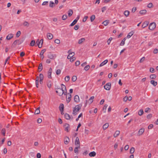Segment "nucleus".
Wrapping results in <instances>:
<instances>
[{
    "mask_svg": "<svg viewBox=\"0 0 158 158\" xmlns=\"http://www.w3.org/2000/svg\"><path fill=\"white\" fill-rule=\"evenodd\" d=\"M40 107L38 108L35 112V114H38L40 113Z\"/></svg>",
    "mask_w": 158,
    "mask_h": 158,
    "instance_id": "33",
    "label": "nucleus"
},
{
    "mask_svg": "<svg viewBox=\"0 0 158 158\" xmlns=\"http://www.w3.org/2000/svg\"><path fill=\"white\" fill-rule=\"evenodd\" d=\"M145 59V57H143L139 60V62L140 63L143 62L144 60Z\"/></svg>",
    "mask_w": 158,
    "mask_h": 158,
    "instance_id": "53",
    "label": "nucleus"
},
{
    "mask_svg": "<svg viewBox=\"0 0 158 158\" xmlns=\"http://www.w3.org/2000/svg\"><path fill=\"white\" fill-rule=\"evenodd\" d=\"M21 44V42L19 40H15L12 44V46L15 47L17 44Z\"/></svg>",
    "mask_w": 158,
    "mask_h": 158,
    "instance_id": "9",
    "label": "nucleus"
},
{
    "mask_svg": "<svg viewBox=\"0 0 158 158\" xmlns=\"http://www.w3.org/2000/svg\"><path fill=\"white\" fill-rule=\"evenodd\" d=\"M150 77L152 79H154L156 78V76L155 74H153L150 75Z\"/></svg>",
    "mask_w": 158,
    "mask_h": 158,
    "instance_id": "41",
    "label": "nucleus"
},
{
    "mask_svg": "<svg viewBox=\"0 0 158 158\" xmlns=\"http://www.w3.org/2000/svg\"><path fill=\"white\" fill-rule=\"evenodd\" d=\"M47 85L49 88H50L52 86V83L50 81H48L47 82Z\"/></svg>",
    "mask_w": 158,
    "mask_h": 158,
    "instance_id": "46",
    "label": "nucleus"
},
{
    "mask_svg": "<svg viewBox=\"0 0 158 158\" xmlns=\"http://www.w3.org/2000/svg\"><path fill=\"white\" fill-rule=\"evenodd\" d=\"M55 6L54 3L52 1L50 2H49V6L51 7H53Z\"/></svg>",
    "mask_w": 158,
    "mask_h": 158,
    "instance_id": "35",
    "label": "nucleus"
},
{
    "mask_svg": "<svg viewBox=\"0 0 158 158\" xmlns=\"http://www.w3.org/2000/svg\"><path fill=\"white\" fill-rule=\"evenodd\" d=\"M85 41V39L84 38H82L78 40V43L79 44H82Z\"/></svg>",
    "mask_w": 158,
    "mask_h": 158,
    "instance_id": "10",
    "label": "nucleus"
},
{
    "mask_svg": "<svg viewBox=\"0 0 158 158\" xmlns=\"http://www.w3.org/2000/svg\"><path fill=\"white\" fill-rule=\"evenodd\" d=\"M47 36L49 40H51L53 38V35L50 33H47Z\"/></svg>",
    "mask_w": 158,
    "mask_h": 158,
    "instance_id": "12",
    "label": "nucleus"
},
{
    "mask_svg": "<svg viewBox=\"0 0 158 158\" xmlns=\"http://www.w3.org/2000/svg\"><path fill=\"white\" fill-rule=\"evenodd\" d=\"M96 155V152L94 151L90 152L89 154V156L90 157L94 156H95Z\"/></svg>",
    "mask_w": 158,
    "mask_h": 158,
    "instance_id": "24",
    "label": "nucleus"
},
{
    "mask_svg": "<svg viewBox=\"0 0 158 158\" xmlns=\"http://www.w3.org/2000/svg\"><path fill=\"white\" fill-rule=\"evenodd\" d=\"M90 68V66L89 65H86L84 68V69L85 71H87Z\"/></svg>",
    "mask_w": 158,
    "mask_h": 158,
    "instance_id": "49",
    "label": "nucleus"
},
{
    "mask_svg": "<svg viewBox=\"0 0 158 158\" xmlns=\"http://www.w3.org/2000/svg\"><path fill=\"white\" fill-rule=\"evenodd\" d=\"M72 97L71 95L69 93H68L67 94H66V100L68 103H69L71 100Z\"/></svg>",
    "mask_w": 158,
    "mask_h": 158,
    "instance_id": "5",
    "label": "nucleus"
},
{
    "mask_svg": "<svg viewBox=\"0 0 158 158\" xmlns=\"http://www.w3.org/2000/svg\"><path fill=\"white\" fill-rule=\"evenodd\" d=\"M135 148L134 147H132L130 150V154H133L135 152Z\"/></svg>",
    "mask_w": 158,
    "mask_h": 158,
    "instance_id": "40",
    "label": "nucleus"
},
{
    "mask_svg": "<svg viewBox=\"0 0 158 158\" xmlns=\"http://www.w3.org/2000/svg\"><path fill=\"white\" fill-rule=\"evenodd\" d=\"M61 73V70L60 69H57L56 72V74L57 75H59Z\"/></svg>",
    "mask_w": 158,
    "mask_h": 158,
    "instance_id": "55",
    "label": "nucleus"
},
{
    "mask_svg": "<svg viewBox=\"0 0 158 158\" xmlns=\"http://www.w3.org/2000/svg\"><path fill=\"white\" fill-rule=\"evenodd\" d=\"M88 18V16H85L83 19V22H85Z\"/></svg>",
    "mask_w": 158,
    "mask_h": 158,
    "instance_id": "61",
    "label": "nucleus"
},
{
    "mask_svg": "<svg viewBox=\"0 0 158 158\" xmlns=\"http://www.w3.org/2000/svg\"><path fill=\"white\" fill-rule=\"evenodd\" d=\"M147 12V10H140L139 12L140 14L143 15L145 14Z\"/></svg>",
    "mask_w": 158,
    "mask_h": 158,
    "instance_id": "25",
    "label": "nucleus"
},
{
    "mask_svg": "<svg viewBox=\"0 0 158 158\" xmlns=\"http://www.w3.org/2000/svg\"><path fill=\"white\" fill-rule=\"evenodd\" d=\"M5 132H6V130H5V129H4V128L2 129V133L4 136L5 135Z\"/></svg>",
    "mask_w": 158,
    "mask_h": 158,
    "instance_id": "58",
    "label": "nucleus"
},
{
    "mask_svg": "<svg viewBox=\"0 0 158 158\" xmlns=\"http://www.w3.org/2000/svg\"><path fill=\"white\" fill-rule=\"evenodd\" d=\"M74 100L75 102H78L79 101V98L78 95H76L74 97Z\"/></svg>",
    "mask_w": 158,
    "mask_h": 158,
    "instance_id": "14",
    "label": "nucleus"
},
{
    "mask_svg": "<svg viewBox=\"0 0 158 158\" xmlns=\"http://www.w3.org/2000/svg\"><path fill=\"white\" fill-rule=\"evenodd\" d=\"M126 38H124L123 40H122V41H121V43H120V46H123L125 44V42L126 40Z\"/></svg>",
    "mask_w": 158,
    "mask_h": 158,
    "instance_id": "31",
    "label": "nucleus"
},
{
    "mask_svg": "<svg viewBox=\"0 0 158 158\" xmlns=\"http://www.w3.org/2000/svg\"><path fill=\"white\" fill-rule=\"evenodd\" d=\"M148 24H149V22L148 21H145V22H144L143 23L142 25V28H144L145 27L148 25Z\"/></svg>",
    "mask_w": 158,
    "mask_h": 158,
    "instance_id": "16",
    "label": "nucleus"
},
{
    "mask_svg": "<svg viewBox=\"0 0 158 158\" xmlns=\"http://www.w3.org/2000/svg\"><path fill=\"white\" fill-rule=\"evenodd\" d=\"M21 34V32L20 31H18L16 34V36L17 37H19Z\"/></svg>",
    "mask_w": 158,
    "mask_h": 158,
    "instance_id": "60",
    "label": "nucleus"
},
{
    "mask_svg": "<svg viewBox=\"0 0 158 158\" xmlns=\"http://www.w3.org/2000/svg\"><path fill=\"white\" fill-rule=\"evenodd\" d=\"M134 32L133 31H131L128 34L127 36V37L128 38H129L132 36L134 34Z\"/></svg>",
    "mask_w": 158,
    "mask_h": 158,
    "instance_id": "30",
    "label": "nucleus"
},
{
    "mask_svg": "<svg viewBox=\"0 0 158 158\" xmlns=\"http://www.w3.org/2000/svg\"><path fill=\"white\" fill-rule=\"evenodd\" d=\"M46 49H44L43 50H42L40 54V55H44V53L46 52Z\"/></svg>",
    "mask_w": 158,
    "mask_h": 158,
    "instance_id": "51",
    "label": "nucleus"
},
{
    "mask_svg": "<svg viewBox=\"0 0 158 158\" xmlns=\"http://www.w3.org/2000/svg\"><path fill=\"white\" fill-rule=\"evenodd\" d=\"M44 79V75L42 74H40L39 75V79L41 80H43Z\"/></svg>",
    "mask_w": 158,
    "mask_h": 158,
    "instance_id": "48",
    "label": "nucleus"
},
{
    "mask_svg": "<svg viewBox=\"0 0 158 158\" xmlns=\"http://www.w3.org/2000/svg\"><path fill=\"white\" fill-rule=\"evenodd\" d=\"M75 144L77 146V145H79L80 146V142L79 138L78 137L76 138V140L75 142Z\"/></svg>",
    "mask_w": 158,
    "mask_h": 158,
    "instance_id": "8",
    "label": "nucleus"
},
{
    "mask_svg": "<svg viewBox=\"0 0 158 158\" xmlns=\"http://www.w3.org/2000/svg\"><path fill=\"white\" fill-rule=\"evenodd\" d=\"M112 37H110L108 40L107 41V44L108 45H109L110 44V42L112 40Z\"/></svg>",
    "mask_w": 158,
    "mask_h": 158,
    "instance_id": "54",
    "label": "nucleus"
},
{
    "mask_svg": "<svg viewBox=\"0 0 158 158\" xmlns=\"http://www.w3.org/2000/svg\"><path fill=\"white\" fill-rule=\"evenodd\" d=\"M153 52L154 54H156L158 52V49L155 48L154 49L153 51Z\"/></svg>",
    "mask_w": 158,
    "mask_h": 158,
    "instance_id": "59",
    "label": "nucleus"
},
{
    "mask_svg": "<svg viewBox=\"0 0 158 158\" xmlns=\"http://www.w3.org/2000/svg\"><path fill=\"white\" fill-rule=\"evenodd\" d=\"M73 13V11L71 9H69L68 11L69 16L70 17L72 15Z\"/></svg>",
    "mask_w": 158,
    "mask_h": 158,
    "instance_id": "27",
    "label": "nucleus"
},
{
    "mask_svg": "<svg viewBox=\"0 0 158 158\" xmlns=\"http://www.w3.org/2000/svg\"><path fill=\"white\" fill-rule=\"evenodd\" d=\"M151 83L154 86H156L157 85V82L156 81H155L154 80H151L150 81Z\"/></svg>",
    "mask_w": 158,
    "mask_h": 158,
    "instance_id": "26",
    "label": "nucleus"
},
{
    "mask_svg": "<svg viewBox=\"0 0 158 158\" xmlns=\"http://www.w3.org/2000/svg\"><path fill=\"white\" fill-rule=\"evenodd\" d=\"M109 124L108 123H106L103 126V129L104 130H106L109 127Z\"/></svg>",
    "mask_w": 158,
    "mask_h": 158,
    "instance_id": "17",
    "label": "nucleus"
},
{
    "mask_svg": "<svg viewBox=\"0 0 158 158\" xmlns=\"http://www.w3.org/2000/svg\"><path fill=\"white\" fill-rule=\"evenodd\" d=\"M120 134V131L118 130H117L115 131L114 134V137H117Z\"/></svg>",
    "mask_w": 158,
    "mask_h": 158,
    "instance_id": "20",
    "label": "nucleus"
},
{
    "mask_svg": "<svg viewBox=\"0 0 158 158\" xmlns=\"http://www.w3.org/2000/svg\"><path fill=\"white\" fill-rule=\"evenodd\" d=\"M35 42L34 40H32L31 42H30V46H34L35 45Z\"/></svg>",
    "mask_w": 158,
    "mask_h": 158,
    "instance_id": "50",
    "label": "nucleus"
},
{
    "mask_svg": "<svg viewBox=\"0 0 158 158\" xmlns=\"http://www.w3.org/2000/svg\"><path fill=\"white\" fill-rule=\"evenodd\" d=\"M80 146L79 145H77L76 147L75 148L74 151L75 153H78V148H80Z\"/></svg>",
    "mask_w": 158,
    "mask_h": 158,
    "instance_id": "28",
    "label": "nucleus"
},
{
    "mask_svg": "<svg viewBox=\"0 0 158 158\" xmlns=\"http://www.w3.org/2000/svg\"><path fill=\"white\" fill-rule=\"evenodd\" d=\"M59 108H60V111H63L64 110V105L62 104H60L59 106Z\"/></svg>",
    "mask_w": 158,
    "mask_h": 158,
    "instance_id": "36",
    "label": "nucleus"
},
{
    "mask_svg": "<svg viewBox=\"0 0 158 158\" xmlns=\"http://www.w3.org/2000/svg\"><path fill=\"white\" fill-rule=\"evenodd\" d=\"M69 139L68 137H66L65 138L64 142V143L66 144H67L69 143Z\"/></svg>",
    "mask_w": 158,
    "mask_h": 158,
    "instance_id": "22",
    "label": "nucleus"
},
{
    "mask_svg": "<svg viewBox=\"0 0 158 158\" xmlns=\"http://www.w3.org/2000/svg\"><path fill=\"white\" fill-rule=\"evenodd\" d=\"M77 20H74L73 22L70 24V26H73L75 25L76 23H77Z\"/></svg>",
    "mask_w": 158,
    "mask_h": 158,
    "instance_id": "42",
    "label": "nucleus"
},
{
    "mask_svg": "<svg viewBox=\"0 0 158 158\" xmlns=\"http://www.w3.org/2000/svg\"><path fill=\"white\" fill-rule=\"evenodd\" d=\"M144 131V129L143 128H142L140 129L138 131V135L140 136L141 135Z\"/></svg>",
    "mask_w": 158,
    "mask_h": 158,
    "instance_id": "6",
    "label": "nucleus"
},
{
    "mask_svg": "<svg viewBox=\"0 0 158 158\" xmlns=\"http://www.w3.org/2000/svg\"><path fill=\"white\" fill-rule=\"evenodd\" d=\"M109 23V21L108 20H106L104 21L102 23L103 24L104 26H106Z\"/></svg>",
    "mask_w": 158,
    "mask_h": 158,
    "instance_id": "34",
    "label": "nucleus"
},
{
    "mask_svg": "<svg viewBox=\"0 0 158 158\" xmlns=\"http://www.w3.org/2000/svg\"><path fill=\"white\" fill-rule=\"evenodd\" d=\"M75 64L76 66H78L80 64V61L79 60H77Z\"/></svg>",
    "mask_w": 158,
    "mask_h": 158,
    "instance_id": "62",
    "label": "nucleus"
},
{
    "mask_svg": "<svg viewBox=\"0 0 158 158\" xmlns=\"http://www.w3.org/2000/svg\"><path fill=\"white\" fill-rule=\"evenodd\" d=\"M94 96H92L89 99V103L90 104L91 103L93 102V99H94Z\"/></svg>",
    "mask_w": 158,
    "mask_h": 158,
    "instance_id": "32",
    "label": "nucleus"
},
{
    "mask_svg": "<svg viewBox=\"0 0 158 158\" xmlns=\"http://www.w3.org/2000/svg\"><path fill=\"white\" fill-rule=\"evenodd\" d=\"M81 104L76 105L74 107L73 110V114L74 115H76L77 114V112L81 109L82 106Z\"/></svg>",
    "mask_w": 158,
    "mask_h": 158,
    "instance_id": "2",
    "label": "nucleus"
},
{
    "mask_svg": "<svg viewBox=\"0 0 158 158\" xmlns=\"http://www.w3.org/2000/svg\"><path fill=\"white\" fill-rule=\"evenodd\" d=\"M149 8H151L153 7V4L152 3H149L147 6Z\"/></svg>",
    "mask_w": 158,
    "mask_h": 158,
    "instance_id": "56",
    "label": "nucleus"
},
{
    "mask_svg": "<svg viewBox=\"0 0 158 158\" xmlns=\"http://www.w3.org/2000/svg\"><path fill=\"white\" fill-rule=\"evenodd\" d=\"M70 79V77L69 76H66L65 78V81L66 82H68Z\"/></svg>",
    "mask_w": 158,
    "mask_h": 158,
    "instance_id": "44",
    "label": "nucleus"
},
{
    "mask_svg": "<svg viewBox=\"0 0 158 158\" xmlns=\"http://www.w3.org/2000/svg\"><path fill=\"white\" fill-rule=\"evenodd\" d=\"M108 106V105H107V104H105L104 107H103V110H104V112H106V108Z\"/></svg>",
    "mask_w": 158,
    "mask_h": 158,
    "instance_id": "57",
    "label": "nucleus"
},
{
    "mask_svg": "<svg viewBox=\"0 0 158 158\" xmlns=\"http://www.w3.org/2000/svg\"><path fill=\"white\" fill-rule=\"evenodd\" d=\"M70 59V61L71 62H73V61H74L75 60L76 58L75 57H73Z\"/></svg>",
    "mask_w": 158,
    "mask_h": 158,
    "instance_id": "63",
    "label": "nucleus"
},
{
    "mask_svg": "<svg viewBox=\"0 0 158 158\" xmlns=\"http://www.w3.org/2000/svg\"><path fill=\"white\" fill-rule=\"evenodd\" d=\"M64 116L65 118L67 120H69L71 118V117L70 115L68 114H64Z\"/></svg>",
    "mask_w": 158,
    "mask_h": 158,
    "instance_id": "21",
    "label": "nucleus"
},
{
    "mask_svg": "<svg viewBox=\"0 0 158 158\" xmlns=\"http://www.w3.org/2000/svg\"><path fill=\"white\" fill-rule=\"evenodd\" d=\"M152 117V114H148L147 116V118L148 119H150Z\"/></svg>",
    "mask_w": 158,
    "mask_h": 158,
    "instance_id": "52",
    "label": "nucleus"
},
{
    "mask_svg": "<svg viewBox=\"0 0 158 158\" xmlns=\"http://www.w3.org/2000/svg\"><path fill=\"white\" fill-rule=\"evenodd\" d=\"M13 35L12 34H9L6 37V39L8 40H10L11 38H13Z\"/></svg>",
    "mask_w": 158,
    "mask_h": 158,
    "instance_id": "19",
    "label": "nucleus"
},
{
    "mask_svg": "<svg viewBox=\"0 0 158 158\" xmlns=\"http://www.w3.org/2000/svg\"><path fill=\"white\" fill-rule=\"evenodd\" d=\"M108 60H107L106 59V60H105L104 61L102 62V63H101L99 65V66L100 67H102V66H104V65L106 64L108 62Z\"/></svg>",
    "mask_w": 158,
    "mask_h": 158,
    "instance_id": "13",
    "label": "nucleus"
},
{
    "mask_svg": "<svg viewBox=\"0 0 158 158\" xmlns=\"http://www.w3.org/2000/svg\"><path fill=\"white\" fill-rule=\"evenodd\" d=\"M52 69L51 68H50L49 69V70L48 73V77L49 78H51L52 77L51 74L52 73Z\"/></svg>",
    "mask_w": 158,
    "mask_h": 158,
    "instance_id": "7",
    "label": "nucleus"
},
{
    "mask_svg": "<svg viewBox=\"0 0 158 158\" xmlns=\"http://www.w3.org/2000/svg\"><path fill=\"white\" fill-rule=\"evenodd\" d=\"M156 27V24L155 23H151L149 27V29L151 30H153Z\"/></svg>",
    "mask_w": 158,
    "mask_h": 158,
    "instance_id": "3",
    "label": "nucleus"
},
{
    "mask_svg": "<svg viewBox=\"0 0 158 158\" xmlns=\"http://www.w3.org/2000/svg\"><path fill=\"white\" fill-rule=\"evenodd\" d=\"M54 42L56 44H59L60 43V41L59 39H56L55 40Z\"/></svg>",
    "mask_w": 158,
    "mask_h": 158,
    "instance_id": "47",
    "label": "nucleus"
},
{
    "mask_svg": "<svg viewBox=\"0 0 158 158\" xmlns=\"http://www.w3.org/2000/svg\"><path fill=\"white\" fill-rule=\"evenodd\" d=\"M143 111L142 109L140 110L138 112V114L140 116H141L143 115Z\"/></svg>",
    "mask_w": 158,
    "mask_h": 158,
    "instance_id": "39",
    "label": "nucleus"
},
{
    "mask_svg": "<svg viewBox=\"0 0 158 158\" xmlns=\"http://www.w3.org/2000/svg\"><path fill=\"white\" fill-rule=\"evenodd\" d=\"M111 85V83H108L104 86V88L106 90H109L110 89Z\"/></svg>",
    "mask_w": 158,
    "mask_h": 158,
    "instance_id": "4",
    "label": "nucleus"
},
{
    "mask_svg": "<svg viewBox=\"0 0 158 158\" xmlns=\"http://www.w3.org/2000/svg\"><path fill=\"white\" fill-rule=\"evenodd\" d=\"M23 24L24 26L28 27L29 23L25 21L23 23Z\"/></svg>",
    "mask_w": 158,
    "mask_h": 158,
    "instance_id": "38",
    "label": "nucleus"
},
{
    "mask_svg": "<svg viewBox=\"0 0 158 158\" xmlns=\"http://www.w3.org/2000/svg\"><path fill=\"white\" fill-rule=\"evenodd\" d=\"M77 79V77L76 76H73L72 78V81H76Z\"/></svg>",
    "mask_w": 158,
    "mask_h": 158,
    "instance_id": "45",
    "label": "nucleus"
},
{
    "mask_svg": "<svg viewBox=\"0 0 158 158\" xmlns=\"http://www.w3.org/2000/svg\"><path fill=\"white\" fill-rule=\"evenodd\" d=\"M48 57L50 59H53L55 58L56 56L52 54H49L48 55Z\"/></svg>",
    "mask_w": 158,
    "mask_h": 158,
    "instance_id": "15",
    "label": "nucleus"
},
{
    "mask_svg": "<svg viewBox=\"0 0 158 158\" xmlns=\"http://www.w3.org/2000/svg\"><path fill=\"white\" fill-rule=\"evenodd\" d=\"M74 55V52H71V53H69V54L67 56V58L68 59H70L73 57V56Z\"/></svg>",
    "mask_w": 158,
    "mask_h": 158,
    "instance_id": "18",
    "label": "nucleus"
},
{
    "mask_svg": "<svg viewBox=\"0 0 158 158\" xmlns=\"http://www.w3.org/2000/svg\"><path fill=\"white\" fill-rule=\"evenodd\" d=\"M61 88H58L56 92L58 95L60 96H62L63 94L66 95L67 94V91L66 89V86L63 84L61 85Z\"/></svg>",
    "mask_w": 158,
    "mask_h": 158,
    "instance_id": "1",
    "label": "nucleus"
},
{
    "mask_svg": "<svg viewBox=\"0 0 158 158\" xmlns=\"http://www.w3.org/2000/svg\"><path fill=\"white\" fill-rule=\"evenodd\" d=\"M36 156L37 158H40L41 157V155L39 153H38L37 154Z\"/></svg>",
    "mask_w": 158,
    "mask_h": 158,
    "instance_id": "64",
    "label": "nucleus"
},
{
    "mask_svg": "<svg viewBox=\"0 0 158 158\" xmlns=\"http://www.w3.org/2000/svg\"><path fill=\"white\" fill-rule=\"evenodd\" d=\"M129 14H130V12L128 10H127L125 11L124 12V15L126 17H128L129 15Z\"/></svg>",
    "mask_w": 158,
    "mask_h": 158,
    "instance_id": "23",
    "label": "nucleus"
},
{
    "mask_svg": "<svg viewBox=\"0 0 158 158\" xmlns=\"http://www.w3.org/2000/svg\"><path fill=\"white\" fill-rule=\"evenodd\" d=\"M67 15H64L62 16V19L63 20H65L67 19Z\"/></svg>",
    "mask_w": 158,
    "mask_h": 158,
    "instance_id": "43",
    "label": "nucleus"
},
{
    "mask_svg": "<svg viewBox=\"0 0 158 158\" xmlns=\"http://www.w3.org/2000/svg\"><path fill=\"white\" fill-rule=\"evenodd\" d=\"M69 124L67 123H66L64 125V127L65 128V130L67 131V132L69 131V130L68 129L69 127Z\"/></svg>",
    "mask_w": 158,
    "mask_h": 158,
    "instance_id": "11",
    "label": "nucleus"
},
{
    "mask_svg": "<svg viewBox=\"0 0 158 158\" xmlns=\"http://www.w3.org/2000/svg\"><path fill=\"white\" fill-rule=\"evenodd\" d=\"M38 69L39 71V72H40L41 71V70L43 69V66L42 64V63H40V64L39 65L38 67Z\"/></svg>",
    "mask_w": 158,
    "mask_h": 158,
    "instance_id": "29",
    "label": "nucleus"
},
{
    "mask_svg": "<svg viewBox=\"0 0 158 158\" xmlns=\"http://www.w3.org/2000/svg\"><path fill=\"white\" fill-rule=\"evenodd\" d=\"M95 18V16L94 15H92L90 17V21L91 22L93 21L94 20Z\"/></svg>",
    "mask_w": 158,
    "mask_h": 158,
    "instance_id": "37",
    "label": "nucleus"
}]
</instances>
